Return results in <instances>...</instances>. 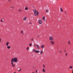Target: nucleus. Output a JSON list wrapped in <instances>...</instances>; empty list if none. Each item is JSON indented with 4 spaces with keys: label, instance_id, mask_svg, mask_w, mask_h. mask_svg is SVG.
Segmentation results:
<instances>
[{
    "label": "nucleus",
    "instance_id": "nucleus-1",
    "mask_svg": "<svg viewBox=\"0 0 73 73\" xmlns=\"http://www.w3.org/2000/svg\"><path fill=\"white\" fill-rule=\"evenodd\" d=\"M17 62V58H13L11 60V64L12 66H15V64H13V62Z\"/></svg>",
    "mask_w": 73,
    "mask_h": 73
},
{
    "label": "nucleus",
    "instance_id": "nucleus-2",
    "mask_svg": "<svg viewBox=\"0 0 73 73\" xmlns=\"http://www.w3.org/2000/svg\"><path fill=\"white\" fill-rule=\"evenodd\" d=\"M33 11L34 12V15L35 16H38V12L36 11V10H34Z\"/></svg>",
    "mask_w": 73,
    "mask_h": 73
},
{
    "label": "nucleus",
    "instance_id": "nucleus-3",
    "mask_svg": "<svg viewBox=\"0 0 73 73\" xmlns=\"http://www.w3.org/2000/svg\"><path fill=\"white\" fill-rule=\"evenodd\" d=\"M38 22L39 24H42V21H41V20H39L38 21Z\"/></svg>",
    "mask_w": 73,
    "mask_h": 73
},
{
    "label": "nucleus",
    "instance_id": "nucleus-4",
    "mask_svg": "<svg viewBox=\"0 0 73 73\" xmlns=\"http://www.w3.org/2000/svg\"><path fill=\"white\" fill-rule=\"evenodd\" d=\"M50 40H53V38L52 36H51L50 37Z\"/></svg>",
    "mask_w": 73,
    "mask_h": 73
},
{
    "label": "nucleus",
    "instance_id": "nucleus-5",
    "mask_svg": "<svg viewBox=\"0 0 73 73\" xmlns=\"http://www.w3.org/2000/svg\"><path fill=\"white\" fill-rule=\"evenodd\" d=\"M35 46H37V48H38V49H39V46H38V45H37V44H35Z\"/></svg>",
    "mask_w": 73,
    "mask_h": 73
},
{
    "label": "nucleus",
    "instance_id": "nucleus-6",
    "mask_svg": "<svg viewBox=\"0 0 73 73\" xmlns=\"http://www.w3.org/2000/svg\"><path fill=\"white\" fill-rule=\"evenodd\" d=\"M40 50H36V52L37 53H40Z\"/></svg>",
    "mask_w": 73,
    "mask_h": 73
},
{
    "label": "nucleus",
    "instance_id": "nucleus-7",
    "mask_svg": "<svg viewBox=\"0 0 73 73\" xmlns=\"http://www.w3.org/2000/svg\"><path fill=\"white\" fill-rule=\"evenodd\" d=\"M9 44V42H7L6 43V45H7V46H8Z\"/></svg>",
    "mask_w": 73,
    "mask_h": 73
},
{
    "label": "nucleus",
    "instance_id": "nucleus-8",
    "mask_svg": "<svg viewBox=\"0 0 73 73\" xmlns=\"http://www.w3.org/2000/svg\"><path fill=\"white\" fill-rule=\"evenodd\" d=\"M44 45H42L41 46V48H44Z\"/></svg>",
    "mask_w": 73,
    "mask_h": 73
},
{
    "label": "nucleus",
    "instance_id": "nucleus-9",
    "mask_svg": "<svg viewBox=\"0 0 73 73\" xmlns=\"http://www.w3.org/2000/svg\"><path fill=\"white\" fill-rule=\"evenodd\" d=\"M36 51V50L35 49H33V52H35Z\"/></svg>",
    "mask_w": 73,
    "mask_h": 73
},
{
    "label": "nucleus",
    "instance_id": "nucleus-10",
    "mask_svg": "<svg viewBox=\"0 0 73 73\" xmlns=\"http://www.w3.org/2000/svg\"><path fill=\"white\" fill-rule=\"evenodd\" d=\"M27 18L25 17H24L23 19V20H26Z\"/></svg>",
    "mask_w": 73,
    "mask_h": 73
},
{
    "label": "nucleus",
    "instance_id": "nucleus-11",
    "mask_svg": "<svg viewBox=\"0 0 73 73\" xmlns=\"http://www.w3.org/2000/svg\"><path fill=\"white\" fill-rule=\"evenodd\" d=\"M7 48H8V49H10L11 48V47L10 46H7Z\"/></svg>",
    "mask_w": 73,
    "mask_h": 73
},
{
    "label": "nucleus",
    "instance_id": "nucleus-12",
    "mask_svg": "<svg viewBox=\"0 0 73 73\" xmlns=\"http://www.w3.org/2000/svg\"><path fill=\"white\" fill-rule=\"evenodd\" d=\"M60 11H61V12H62V11H63L62 9V8H60Z\"/></svg>",
    "mask_w": 73,
    "mask_h": 73
},
{
    "label": "nucleus",
    "instance_id": "nucleus-13",
    "mask_svg": "<svg viewBox=\"0 0 73 73\" xmlns=\"http://www.w3.org/2000/svg\"><path fill=\"white\" fill-rule=\"evenodd\" d=\"M18 71H19V72H20V71H21V68H19L18 69Z\"/></svg>",
    "mask_w": 73,
    "mask_h": 73
},
{
    "label": "nucleus",
    "instance_id": "nucleus-14",
    "mask_svg": "<svg viewBox=\"0 0 73 73\" xmlns=\"http://www.w3.org/2000/svg\"><path fill=\"white\" fill-rule=\"evenodd\" d=\"M42 72H45V70L44 69H43Z\"/></svg>",
    "mask_w": 73,
    "mask_h": 73
},
{
    "label": "nucleus",
    "instance_id": "nucleus-15",
    "mask_svg": "<svg viewBox=\"0 0 73 73\" xmlns=\"http://www.w3.org/2000/svg\"><path fill=\"white\" fill-rule=\"evenodd\" d=\"M40 54H42V51H40Z\"/></svg>",
    "mask_w": 73,
    "mask_h": 73
},
{
    "label": "nucleus",
    "instance_id": "nucleus-16",
    "mask_svg": "<svg viewBox=\"0 0 73 73\" xmlns=\"http://www.w3.org/2000/svg\"><path fill=\"white\" fill-rule=\"evenodd\" d=\"M51 43H52V44H54V42L52 41H51Z\"/></svg>",
    "mask_w": 73,
    "mask_h": 73
},
{
    "label": "nucleus",
    "instance_id": "nucleus-17",
    "mask_svg": "<svg viewBox=\"0 0 73 73\" xmlns=\"http://www.w3.org/2000/svg\"><path fill=\"white\" fill-rule=\"evenodd\" d=\"M72 68H73V66H71L70 67V69H72Z\"/></svg>",
    "mask_w": 73,
    "mask_h": 73
},
{
    "label": "nucleus",
    "instance_id": "nucleus-18",
    "mask_svg": "<svg viewBox=\"0 0 73 73\" xmlns=\"http://www.w3.org/2000/svg\"><path fill=\"white\" fill-rule=\"evenodd\" d=\"M42 19H43V20H44L45 19V17H43Z\"/></svg>",
    "mask_w": 73,
    "mask_h": 73
},
{
    "label": "nucleus",
    "instance_id": "nucleus-19",
    "mask_svg": "<svg viewBox=\"0 0 73 73\" xmlns=\"http://www.w3.org/2000/svg\"><path fill=\"white\" fill-rule=\"evenodd\" d=\"M25 9H26V10H27V9H28V8L26 7L25 8Z\"/></svg>",
    "mask_w": 73,
    "mask_h": 73
},
{
    "label": "nucleus",
    "instance_id": "nucleus-20",
    "mask_svg": "<svg viewBox=\"0 0 73 73\" xmlns=\"http://www.w3.org/2000/svg\"><path fill=\"white\" fill-rule=\"evenodd\" d=\"M29 46H32V44H29Z\"/></svg>",
    "mask_w": 73,
    "mask_h": 73
},
{
    "label": "nucleus",
    "instance_id": "nucleus-21",
    "mask_svg": "<svg viewBox=\"0 0 73 73\" xmlns=\"http://www.w3.org/2000/svg\"><path fill=\"white\" fill-rule=\"evenodd\" d=\"M46 12H48V10H46Z\"/></svg>",
    "mask_w": 73,
    "mask_h": 73
},
{
    "label": "nucleus",
    "instance_id": "nucleus-22",
    "mask_svg": "<svg viewBox=\"0 0 73 73\" xmlns=\"http://www.w3.org/2000/svg\"><path fill=\"white\" fill-rule=\"evenodd\" d=\"M21 33H23V31H21Z\"/></svg>",
    "mask_w": 73,
    "mask_h": 73
},
{
    "label": "nucleus",
    "instance_id": "nucleus-23",
    "mask_svg": "<svg viewBox=\"0 0 73 73\" xmlns=\"http://www.w3.org/2000/svg\"><path fill=\"white\" fill-rule=\"evenodd\" d=\"M29 49V47H27V50H28Z\"/></svg>",
    "mask_w": 73,
    "mask_h": 73
},
{
    "label": "nucleus",
    "instance_id": "nucleus-24",
    "mask_svg": "<svg viewBox=\"0 0 73 73\" xmlns=\"http://www.w3.org/2000/svg\"><path fill=\"white\" fill-rule=\"evenodd\" d=\"M68 43L69 44H70V41H68Z\"/></svg>",
    "mask_w": 73,
    "mask_h": 73
},
{
    "label": "nucleus",
    "instance_id": "nucleus-25",
    "mask_svg": "<svg viewBox=\"0 0 73 73\" xmlns=\"http://www.w3.org/2000/svg\"><path fill=\"white\" fill-rule=\"evenodd\" d=\"M33 39L31 40V42H33Z\"/></svg>",
    "mask_w": 73,
    "mask_h": 73
},
{
    "label": "nucleus",
    "instance_id": "nucleus-26",
    "mask_svg": "<svg viewBox=\"0 0 73 73\" xmlns=\"http://www.w3.org/2000/svg\"><path fill=\"white\" fill-rule=\"evenodd\" d=\"M19 11H20V12H21V10H19Z\"/></svg>",
    "mask_w": 73,
    "mask_h": 73
},
{
    "label": "nucleus",
    "instance_id": "nucleus-27",
    "mask_svg": "<svg viewBox=\"0 0 73 73\" xmlns=\"http://www.w3.org/2000/svg\"><path fill=\"white\" fill-rule=\"evenodd\" d=\"M36 73H37V70H36Z\"/></svg>",
    "mask_w": 73,
    "mask_h": 73
},
{
    "label": "nucleus",
    "instance_id": "nucleus-28",
    "mask_svg": "<svg viewBox=\"0 0 73 73\" xmlns=\"http://www.w3.org/2000/svg\"><path fill=\"white\" fill-rule=\"evenodd\" d=\"M65 13H66V11H65Z\"/></svg>",
    "mask_w": 73,
    "mask_h": 73
},
{
    "label": "nucleus",
    "instance_id": "nucleus-29",
    "mask_svg": "<svg viewBox=\"0 0 73 73\" xmlns=\"http://www.w3.org/2000/svg\"><path fill=\"white\" fill-rule=\"evenodd\" d=\"M1 22H3V21L2 20H1Z\"/></svg>",
    "mask_w": 73,
    "mask_h": 73
},
{
    "label": "nucleus",
    "instance_id": "nucleus-30",
    "mask_svg": "<svg viewBox=\"0 0 73 73\" xmlns=\"http://www.w3.org/2000/svg\"><path fill=\"white\" fill-rule=\"evenodd\" d=\"M64 51L65 52H66V50H64Z\"/></svg>",
    "mask_w": 73,
    "mask_h": 73
},
{
    "label": "nucleus",
    "instance_id": "nucleus-31",
    "mask_svg": "<svg viewBox=\"0 0 73 73\" xmlns=\"http://www.w3.org/2000/svg\"><path fill=\"white\" fill-rule=\"evenodd\" d=\"M43 66L44 68H45V66H44V65H43Z\"/></svg>",
    "mask_w": 73,
    "mask_h": 73
},
{
    "label": "nucleus",
    "instance_id": "nucleus-32",
    "mask_svg": "<svg viewBox=\"0 0 73 73\" xmlns=\"http://www.w3.org/2000/svg\"><path fill=\"white\" fill-rule=\"evenodd\" d=\"M66 56H67V53H66Z\"/></svg>",
    "mask_w": 73,
    "mask_h": 73
},
{
    "label": "nucleus",
    "instance_id": "nucleus-33",
    "mask_svg": "<svg viewBox=\"0 0 73 73\" xmlns=\"http://www.w3.org/2000/svg\"><path fill=\"white\" fill-rule=\"evenodd\" d=\"M60 53H61V51H60Z\"/></svg>",
    "mask_w": 73,
    "mask_h": 73
},
{
    "label": "nucleus",
    "instance_id": "nucleus-34",
    "mask_svg": "<svg viewBox=\"0 0 73 73\" xmlns=\"http://www.w3.org/2000/svg\"><path fill=\"white\" fill-rule=\"evenodd\" d=\"M37 37H38V36H37Z\"/></svg>",
    "mask_w": 73,
    "mask_h": 73
},
{
    "label": "nucleus",
    "instance_id": "nucleus-35",
    "mask_svg": "<svg viewBox=\"0 0 73 73\" xmlns=\"http://www.w3.org/2000/svg\"><path fill=\"white\" fill-rule=\"evenodd\" d=\"M1 40V39H0V41Z\"/></svg>",
    "mask_w": 73,
    "mask_h": 73
},
{
    "label": "nucleus",
    "instance_id": "nucleus-36",
    "mask_svg": "<svg viewBox=\"0 0 73 73\" xmlns=\"http://www.w3.org/2000/svg\"><path fill=\"white\" fill-rule=\"evenodd\" d=\"M14 73H16V72H14Z\"/></svg>",
    "mask_w": 73,
    "mask_h": 73
},
{
    "label": "nucleus",
    "instance_id": "nucleus-37",
    "mask_svg": "<svg viewBox=\"0 0 73 73\" xmlns=\"http://www.w3.org/2000/svg\"><path fill=\"white\" fill-rule=\"evenodd\" d=\"M32 73H35V72H33Z\"/></svg>",
    "mask_w": 73,
    "mask_h": 73
},
{
    "label": "nucleus",
    "instance_id": "nucleus-38",
    "mask_svg": "<svg viewBox=\"0 0 73 73\" xmlns=\"http://www.w3.org/2000/svg\"><path fill=\"white\" fill-rule=\"evenodd\" d=\"M32 23H30V24H31Z\"/></svg>",
    "mask_w": 73,
    "mask_h": 73
}]
</instances>
